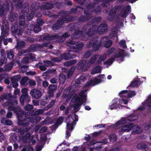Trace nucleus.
<instances>
[{"label":"nucleus","instance_id":"f257e3e1","mask_svg":"<svg viewBox=\"0 0 151 151\" xmlns=\"http://www.w3.org/2000/svg\"><path fill=\"white\" fill-rule=\"evenodd\" d=\"M136 94L134 91L126 90L121 91L119 95L120 97V99L115 98L112 101V104L109 106V109L111 110H113L117 108L122 109L124 106L122 105L123 104H127L128 103L127 98H132Z\"/></svg>","mask_w":151,"mask_h":151},{"label":"nucleus","instance_id":"f03ea898","mask_svg":"<svg viewBox=\"0 0 151 151\" xmlns=\"http://www.w3.org/2000/svg\"><path fill=\"white\" fill-rule=\"evenodd\" d=\"M137 119V116L134 115V114H132L127 117L121 119L118 121L114 125H112L113 128L115 129H117L120 128L122 127L119 132L121 133V132H129L132 130V129L133 124L132 123H129L127 124L124 126H123V125L127 122V121L132 122L134 121Z\"/></svg>","mask_w":151,"mask_h":151},{"label":"nucleus","instance_id":"7ed1b4c3","mask_svg":"<svg viewBox=\"0 0 151 151\" xmlns=\"http://www.w3.org/2000/svg\"><path fill=\"white\" fill-rule=\"evenodd\" d=\"M107 26L106 24H101L100 26L96 27L95 26H92V27L89 30L87 34H84V32H76L74 35H73V38H77L80 37L82 35L83 36H90L98 32L99 34H102L104 33L107 30Z\"/></svg>","mask_w":151,"mask_h":151},{"label":"nucleus","instance_id":"20e7f679","mask_svg":"<svg viewBox=\"0 0 151 151\" xmlns=\"http://www.w3.org/2000/svg\"><path fill=\"white\" fill-rule=\"evenodd\" d=\"M106 55L104 54L102 56L93 55L91 58L89 62L86 61H80L77 64V68L78 69H81L83 71H85L88 69V67L91 64L94 63L96 58H99L98 62L100 63L102 61H104L106 58Z\"/></svg>","mask_w":151,"mask_h":151},{"label":"nucleus","instance_id":"39448f33","mask_svg":"<svg viewBox=\"0 0 151 151\" xmlns=\"http://www.w3.org/2000/svg\"><path fill=\"white\" fill-rule=\"evenodd\" d=\"M86 91V90H82L79 95H75L72 99L71 104L73 106L75 111H78L82 104L86 100L85 92Z\"/></svg>","mask_w":151,"mask_h":151},{"label":"nucleus","instance_id":"423d86ee","mask_svg":"<svg viewBox=\"0 0 151 151\" xmlns=\"http://www.w3.org/2000/svg\"><path fill=\"white\" fill-rule=\"evenodd\" d=\"M78 116L73 114L71 116H69L66 119V137L67 138L70 136V133L69 131H71L73 129L74 126L76 124V122L78 121Z\"/></svg>","mask_w":151,"mask_h":151},{"label":"nucleus","instance_id":"0eeeda50","mask_svg":"<svg viewBox=\"0 0 151 151\" xmlns=\"http://www.w3.org/2000/svg\"><path fill=\"white\" fill-rule=\"evenodd\" d=\"M109 37H103L101 38L100 42H98L97 41V38L96 37L94 40H92L90 44L93 46L94 50L96 51L97 50L104 42H105L104 46L106 48L109 47L111 45L112 42L109 39Z\"/></svg>","mask_w":151,"mask_h":151},{"label":"nucleus","instance_id":"6e6552de","mask_svg":"<svg viewBox=\"0 0 151 151\" xmlns=\"http://www.w3.org/2000/svg\"><path fill=\"white\" fill-rule=\"evenodd\" d=\"M105 79V76L103 75L99 76L97 78H93L87 82L85 86H94L98 84L102 81H104Z\"/></svg>","mask_w":151,"mask_h":151},{"label":"nucleus","instance_id":"1a4fd4ad","mask_svg":"<svg viewBox=\"0 0 151 151\" xmlns=\"http://www.w3.org/2000/svg\"><path fill=\"white\" fill-rule=\"evenodd\" d=\"M67 45L76 52H79L83 46V44L82 42H75L73 41H70L68 43Z\"/></svg>","mask_w":151,"mask_h":151},{"label":"nucleus","instance_id":"9d476101","mask_svg":"<svg viewBox=\"0 0 151 151\" xmlns=\"http://www.w3.org/2000/svg\"><path fill=\"white\" fill-rule=\"evenodd\" d=\"M131 11V7L127 5L121 11V13L117 17V19L119 20H122L124 18L126 17Z\"/></svg>","mask_w":151,"mask_h":151},{"label":"nucleus","instance_id":"9b49d317","mask_svg":"<svg viewBox=\"0 0 151 151\" xmlns=\"http://www.w3.org/2000/svg\"><path fill=\"white\" fill-rule=\"evenodd\" d=\"M40 120V118L38 116H31L29 118H27L24 121V122L22 124L23 126H27L29 125V122H38Z\"/></svg>","mask_w":151,"mask_h":151},{"label":"nucleus","instance_id":"f8f14e48","mask_svg":"<svg viewBox=\"0 0 151 151\" xmlns=\"http://www.w3.org/2000/svg\"><path fill=\"white\" fill-rule=\"evenodd\" d=\"M22 93L25 94L22 96L20 98L21 104L23 105L24 102H29L30 101V99L28 95L27 94V90L26 88H22Z\"/></svg>","mask_w":151,"mask_h":151},{"label":"nucleus","instance_id":"ddd939ff","mask_svg":"<svg viewBox=\"0 0 151 151\" xmlns=\"http://www.w3.org/2000/svg\"><path fill=\"white\" fill-rule=\"evenodd\" d=\"M147 106L151 107V95L149 96L147 99L142 102L141 106L139 107L138 110L142 111Z\"/></svg>","mask_w":151,"mask_h":151},{"label":"nucleus","instance_id":"4468645a","mask_svg":"<svg viewBox=\"0 0 151 151\" xmlns=\"http://www.w3.org/2000/svg\"><path fill=\"white\" fill-rule=\"evenodd\" d=\"M70 21L68 19L65 17H63L62 18L60 19L59 21L58 22V23L52 26V28L53 30L58 29V27H62L61 26L63 23H64Z\"/></svg>","mask_w":151,"mask_h":151},{"label":"nucleus","instance_id":"2eb2a0df","mask_svg":"<svg viewBox=\"0 0 151 151\" xmlns=\"http://www.w3.org/2000/svg\"><path fill=\"white\" fill-rule=\"evenodd\" d=\"M70 87L66 89L63 94V98L65 99L67 101H68L71 98L73 93H70Z\"/></svg>","mask_w":151,"mask_h":151},{"label":"nucleus","instance_id":"dca6fc26","mask_svg":"<svg viewBox=\"0 0 151 151\" xmlns=\"http://www.w3.org/2000/svg\"><path fill=\"white\" fill-rule=\"evenodd\" d=\"M30 95L34 98L36 99H39L42 96L41 92L38 90L34 89L30 92Z\"/></svg>","mask_w":151,"mask_h":151},{"label":"nucleus","instance_id":"f3484780","mask_svg":"<svg viewBox=\"0 0 151 151\" xmlns=\"http://www.w3.org/2000/svg\"><path fill=\"white\" fill-rule=\"evenodd\" d=\"M70 145V144L66 142L65 141H64L63 143L61 144L60 145L57 147L56 150V151H70L69 149L65 150L64 148H63V145H66L67 146H68Z\"/></svg>","mask_w":151,"mask_h":151},{"label":"nucleus","instance_id":"a211bd4d","mask_svg":"<svg viewBox=\"0 0 151 151\" xmlns=\"http://www.w3.org/2000/svg\"><path fill=\"white\" fill-rule=\"evenodd\" d=\"M117 9L118 7L117 6H115L114 8H113L112 9L107 17V19L108 20L111 21L113 19Z\"/></svg>","mask_w":151,"mask_h":151},{"label":"nucleus","instance_id":"6ab92c4d","mask_svg":"<svg viewBox=\"0 0 151 151\" xmlns=\"http://www.w3.org/2000/svg\"><path fill=\"white\" fill-rule=\"evenodd\" d=\"M37 25L35 26L34 31L35 33H37L41 30L40 26H42L43 23V21L41 19H39L37 20Z\"/></svg>","mask_w":151,"mask_h":151},{"label":"nucleus","instance_id":"aec40b11","mask_svg":"<svg viewBox=\"0 0 151 151\" xmlns=\"http://www.w3.org/2000/svg\"><path fill=\"white\" fill-rule=\"evenodd\" d=\"M19 80V76L18 75L14 76L11 78L12 83L14 88H16L18 86V82Z\"/></svg>","mask_w":151,"mask_h":151},{"label":"nucleus","instance_id":"412c9836","mask_svg":"<svg viewBox=\"0 0 151 151\" xmlns=\"http://www.w3.org/2000/svg\"><path fill=\"white\" fill-rule=\"evenodd\" d=\"M32 13L29 14L27 17V19L28 20H30L34 16V14L35 13L34 12L37 10L38 9V5L35 6H32Z\"/></svg>","mask_w":151,"mask_h":151},{"label":"nucleus","instance_id":"4be33fe9","mask_svg":"<svg viewBox=\"0 0 151 151\" xmlns=\"http://www.w3.org/2000/svg\"><path fill=\"white\" fill-rule=\"evenodd\" d=\"M57 88V86L55 85H50L48 87L49 90L47 93L50 96H53V92L56 90Z\"/></svg>","mask_w":151,"mask_h":151},{"label":"nucleus","instance_id":"5701e85b","mask_svg":"<svg viewBox=\"0 0 151 151\" xmlns=\"http://www.w3.org/2000/svg\"><path fill=\"white\" fill-rule=\"evenodd\" d=\"M93 7V4H90L88 5L87 7V9L84 11V13L86 14V17L87 18L91 17V13H90V12L91 10V8Z\"/></svg>","mask_w":151,"mask_h":151},{"label":"nucleus","instance_id":"b1692460","mask_svg":"<svg viewBox=\"0 0 151 151\" xmlns=\"http://www.w3.org/2000/svg\"><path fill=\"white\" fill-rule=\"evenodd\" d=\"M132 130H133V131L132 132L133 134L140 133L142 131V129L139 127L134 125L133 126Z\"/></svg>","mask_w":151,"mask_h":151},{"label":"nucleus","instance_id":"393cba45","mask_svg":"<svg viewBox=\"0 0 151 151\" xmlns=\"http://www.w3.org/2000/svg\"><path fill=\"white\" fill-rule=\"evenodd\" d=\"M63 117L60 116L59 117L56 122L55 125L52 126V129H55L57 128L58 126L63 122Z\"/></svg>","mask_w":151,"mask_h":151},{"label":"nucleus","instance_id":"a878e982","mask_svg":"<svg viewBox=\"0 0 151 151\" xmlns=\"http://www.w3.org/2000/svg\"><path fill=\"white\" fill-rule=\"evenodd\" d=\"M74 55H73L69 53H65L61 56V57L65 60H67L69 58H73L75 57Z\"/></svg>","mask_w":151,"mask_h":151},{"label":"nucleus","instance_id":"bb28decb","mask_svg":"<svg viewBox=\"0 0 151 151\" xmlns=\"http://www.w3.org/2000/svg\"><path fill=\"white\" fill-rule=\"evenodd\" d=\"M141 84L140 81L139 79L137 80H134L130 84L131 86L133 87H137L139 86Z\"/></svg>","mask_w":151,"mask_h":151},{"label":"nucleus","instance_id":"cd10ccee","mask_svg":"<svg viewBox=\"0 0 151 151\" xmlns=\"http://www.w3.org/2000/svg\"><path fill=\"white\" fill-rule=\"evenodd\" d=\"M101 71V68L100 67L97 66L94 68L91 71V74H94L100 73Z\"/></svg>","mask_w":151,"mask_h":151},{"label":"nucleus","instance_id":"c85d7f7f","mask_svg":"<svg viewBox=\"0 0 151 151\" xmlns=\"http://www.w3.org/2000/svg\"><path fill=\"white\" fill-rule=\"evenodd\" d=\"M86 80L85 77L83 76H81L76 81V83L75 84V86H78V84H80L82 82Z\"/></svg>","mask_w":151,"mask_h":151},{"label":"nucleus","instance_id":"c756f323","mask_svg":"<svg viewBox=\"0 0 151 151\" xmlns=\"http://www.w3.org/2000/svg\"><path fill=\"white\" fill-rule=\"evenodd\" d=\"M12 31L14 33H15V36L16 37L19 36V32L18 30L16 27L14 25H12L11 28Z\"/></svg>","mask_w":151,"mask_h":151},{"label":"nucleus","instance_id":"7c9ffc66","mask_svg":"<svg viewBox=\"0 0 151 151\" xmlns=\"http://www.w3.org/2000/svg\"><path fill=\"white\" fill-rule=\"evenodd\" d=\"M8 109L9 110H13L16 113L17 116V118L18 119H19V115L18 114V108H17L15 107H14V106H9L8 107Z\"/></svg>","mask_w":151,"mask_h":151},{"label":"nucleus","instance_id":"2f4dec72","mask_svg":"<svg viewBox=\"0 0 151 151\" xmlns=\"http://www.w3.org/2000/svg\"><path fill=\"white\" fill-rule=\"evenodd\" d=\"M76 61L75 60H73L65 62L64 63V65L66 66H68L76 63Z\"/></svg>","mask_w":151,"mask_h":151},{"label":"nucleus","instance_id":"473e14b6","mask_svg":"<svg viewBox=\"0 0 151 151\" xmlns=\"http://www.w3.org/2000/svg\"><path fill=\"white\" fill-rule=\"evenodd\" d=\"M124 55V50H120L118 52L117 54L115 56V58H117L123 57Z\"/></svg>","mask_w":151,"mask_h":151},{"label":"nucleus","instance_id":"72a5a7b5","mask_svg":"<svg viewBox=\"0 0 151 151\" xmlns=\"http://www.w3.org/2000/svg\"><path fill=\"white\" fill-rule=\"evenodd\" d=\"M59 37V36L57 35H55L53 36H50L47 35L46 36L45 38L46 40H54L58 38Z\"/></svg>","mask_w":151,"mask_h":151},{"label":"nucleus","instance_id":"f704fd0d","mask_svg":"<svg viewBox=\"0 0 151 151\" xmlns=\"http://www.w3.org/2000/svg\"><path fill=\"white\" fill-rule=\"evenodd\" d=\"M117 32V29H113L111 31L110 35V37L111 38H112L113 37H116Z\"/></svg>","mask_w":151,"mask_h":151},{"label":"nucleus","instance_id":"c9c22d12","mask_svg":"<svg viewBox=\"0 0 151 151\" xmlns=\"http://www.w3.org/2000/svg\"><path fill=\"white\" fill-rule=\"evenodd\" d=\"M4 118H2L1 121V122L8 125H10L12 124V122L9 119L6 120L4 122Z\"/></svg>","mask_w":151,"mask_h":151},{"label":"nucleus","instance_id":"e433bc0d","mask_svg":"<svg viewBox=\"0 0 151 151\" xmlns=\"http://www.w3.org/2000/svg\"><path fill=\"white\" fill-rule=\"evenodd\" d=\"M59 80L60 83H63L65 81V77L64 75L61 74L59 78Z\"/></svg>","mask_w":151,"mask_h":151},{"label":"nucleus","instance_id":"4c0bfd02","mask_svg":"<svg viewBox=\"0 0 151 151\" xmlns=\"http://www.w3.org/2000/svg\"><path fill=\"white\" fill-rule=\"evenodd\" d=\"M114 59L111 58L109 60L104 62V64L107 66H109L111 65L113 61L114 60Z\"/></svg>","mask_w":151,"mask_h":151},{"label":"nucleus","instance_id":"58836bf2","mask_svg":"<svg viewBox=\"0 0 151 151\" xmlns=\"http://www.w3.org/2000/svg\"><path fill=\"white\" fill-rule=\"evenodd\" d=\"M25 14H24V15H23L21 18L19 17V25L21 26L25 24V17L24 15Z\"/></svg>","mask_w":151,"mask_h":151},{"label":"nucleus","instance_id":"ea45409f","mask_svg":"<svg viewBox=\"0 0 151 151\" xmlns=\"http://www.w3.org/2000/svg\"><path fill=\"white\" fill-rule=\"evenodd\" d=\"M55 103V100H52L51 101V102H50L49 104L47 106V107H45L44 108V110H47L48 109L52 107L54 105Z\"/></svg>","mask_w":151,"mask_h":151},{"label":"nucleus","instance_id":"a19ab883","mask_svg":"<svg viewBox=\"0 0 151 151\" xmlns=\"http://www.w3.org/2000/svg\"><path fill=\"white\" fill-rule=\"evenodd\" d=\"M14 53L13 52L10 51L8 52L7 54V56L8 58L11 60L14 57Z\"/></svg>","mask_w":151,"mask_h":151},{"label":"nucleus","instance_id":"79ce46f5","mask_svg":"<svg viewBox=\"0 0 151 151\" xmlns=\"http://www.w3.org/2000/svg\"><path fill=\"white\" fill-rule=\"evenodd\" d=\"M74 69L75 67H72L69 70L68 74V77H70L72 75Z\"/></svg>","mask_w":151,"mask_h":151},{"label":"nucleus","instance_id":"37998d69","mask_svg":"<svg viewBox=\"0 0 151 151\" xmlns=\"http://www.w3.org/2000/svg\"><path fill=\"white\" fill-rule=\"evenodd\" d=\"M109 139L111 141L113 142L116 140V137L114 134H111L110 135Z\"/></svg>","mask_w":151,"mask_h":151},{"label":"nucleus","instance_id":"c03bdc74","mask_svg":"<svg viewBox=\"0 0 151 151\" xmlns=\"http://www.w3.org/2000/svg\"><path fill=\"white\" fill-rule=\"evenodd\" d=\"M27 81L28 78L27 77H24L22 79L20 83L22 85H26L27 83Z\"/></svg>","mask_w":151,"mask_h":151},{"label":"nucleus","instance_id":"a18cd8bd","mask_svg":"<svg viewBox=\"0 0 151 151\" xmlns=\"http://www.w3.org/2000/svg\"><path fill=\"white\" fill-rule=\"evenodd\" d=\"M44 65L46 67L51 66L53 65V63L50 61L45 60L44 61Z\"/></svg>","mask_w":151,"mask_h":151},{"label":"nucleus","instance_id":"49530a36","mask_svg":"<svg viewBox=\"0 0 151 151\" xmlns=\"http://www.w3.org/2000/svg\"><path fill=\"white\" fill-rule=\"evenodd\" d=\"M120 46L123 48H125L127 47L126 42L124 40H121L119 43Z\"/></svg>","mask_w":151,"mask_h":151},{"label":"nucleus","instance_id":"de8ad7c7","mask_svg":"<svg viewBox=\"0 0 151 151\" xmlns=\"http://www.w3.org/2000/svg\"><path fill=\"white\" fill-rule=\"evenodd\" d=\"M12 67V63H10L7 65L5 67V70L6 71H9Z\"/></svg>","mask_w":151,"mask_h":151},{"label":"nucleus","instance_id":"09e8293b","mask_svg":"<svg viewBox=\"0 0 151 151\" xmlns=\"http://www.w3.org/2000/svg\"><path fill=\"white\" fill-rule=\"evenodd\" d=\"M22 151H33V149L32 147L29 146L23 148Z\"/></svg>","mask_w":151,"mask_h":151},{"label":"nucleus","instance_id":"8fccbe9b","mask_svg":"<svg viewBox=\"0 0 151 151\" xmlns=\"http://www.w3.org/2000/svg\"><path fill=\"white\" fill-rule=\"evenodd\" d=\"M93 52L92 51H88L86 52L85 53L84 57L85 58H87L89 57L92 54Z\"/></svg>","mask_w":151,"mask_h":151},{"label":"nucleus","instance_id":"3c124183","mask_svg":"<svg viewBox=\"0 0 151 151\" xmlns=\"http://www.w3.org/2000/svg\"><path fill=\"white\" fill-rule=\"evenodd\" d=\"M33 106L30 104H27L24 107V109L27 111H30L33 108Z\"/></svg>","mask_w":151,"mask_h":151},{"label":"nucleus","instance_id":"603ef678","mask_svg":"<svg viewBox=\"0 0 151 151\" xmlns=\"http://www.w3.org/2000/svg\"><path fill=\"white\" fill-rule=\"evenodd\" d=\"M44 111H45L44 109L43 110L39 109L35 111V114L37 115H40L44 112Z\"/></svg>","mask_w":151,"mask_h":151},{"label":"nucleus","instance_id":"864d4df0","mask_svg":"<svg viewBox=\"0 0 151 151\" xmlns=\"http://www.w3.org/2000/svg\"><path fill=\"white\" fill-rule=\"evenodd\" d=\"M11 138L13 141L16 142L17 140V136L15 134H12L11 136Z\"/></svg>","mask_w":151,"mask_h":151},{"label":"nucleus","instance_id":"5fc2aeb1","mask_svg":"<svg viewBox=\"0 0 151 151\" xmlns=\"http://www.w3.org/2000/svg\"><path fill=\"white\" fill-rule=\"evenodd\" d=\"M138 148L139 149H146V146L145 145H142L141 144H139L137 146Z\"/></svg>","mask_w":151,"mask_h":151},{"label":"nucleus","instance_id":"6e6d98bb","mask_svg":"<svg viewBox=\"0 0 151 151\" xmlns=\"http://www.w3.org/2000/svg\"><path fill=\"white\" fill-rule=\"evenodd\" d=\"M11 97L10 94H6L2 95V98L3 99H7Z\"/></svg>","mask_w":151,"mask_h":151},{"label":"nucleus","instance_id":"4d7b16f0","mask_svg":"<svg viewBox=\"0 0 151 151\" xmlns=\"http://www.w3.org/2000/svg\"><path fill=\"white\" fill-rule=\"evenodd\" d=\"M7 59L4 57H2L0 60V62L2 64L6 62Z\"/></svg>","mask_w":151,"mask_h":151},{"label":"nucleus","instance_id":"13d9d810","mask_svg":"<svg viewBox=\"0 0 151 151\" xmlns=\"http://www.w3.org/2000/svg\"><path fill=\"white\" fill-rule=\"evenodd\" d=\"M19 147L18 144L15 143L14 144V151H17Z\"/></svg>","mask_w":151,"mask_h":151},{"label":"nucleus","instance_id":"bf43d9fd","mask_svg":"<svg viewBox=\"0 0 151 151\" xmlns=\"http://www.w3.org/2000/svg\"><path fill=\"white\" fill-rule=\"evenodd\" d=\"M96 14H99L101 12V9L100 7H98L96 9H95L94 10Z\"/></svg>","mask_w":151,"mask_h":151},{"label":"nucleus","instance_id":"052dcab7","mask_svg":"<svg viewBox=\"0 0 151 151\" xmlns=\"http://www.w3.org/2000/svg\"><path fill=\"white\" fill-rule=\"evenodd\" d=\"M47 129L46 127H44L42 128L40 130L39 132L40 133H42L45 132Z\"/></svg>","mask_w":151,"mask_h":151},{"label":"nucleus","instance_id":"680f3d73","mask_svg":"<svg viewBox=\"0 0 151 151\" xmlns=\"http://www.w3.org/2000/svg\"><path fill=\"white\" fill-rule=\"evenodd\" d=\"M30 136V135L29 134L27 133L25 136L23 138V139L24 141H26V140L27 139L29 138Z\"/></svg>","mask_w":151,"mask_h":151},{"label":"nucleus","instance_id":"e2e57ef3","mask_svg":"<svg viewBox=\"0 0 151 151\" xmlns=\"http://www.w3.org/2000/svg\"><path fill=\"white\" fill-rule=\"evenodd\" d=\"M29 82V84L31 86H34L36 84L35 81L33 80H30Z\"/></svg>","mask_w":151,"mask_h":151},{"label":"nucleus","instance_id":"0e129e2a","mask_svg":"<svg viewBox=\"0 0 151 151\" xmlns=\"http://www.w3.org/2000/svg\"><path fill=\"white\" fill-rule=\"evenodd\" d=\"M98 145L99 146V147H96V150H99V148H101V146L103 145V143H101V142H98Z\"/></svg>","mask_w":151,"mask_h":151},{"label":"nucleus","instance_id":"69168bd1","mask_svg":"<svg viewBox=\"0 0 151 151\" xmlns=\"http://www.w3.org/2000/svg\"><path fill=\"white\" fill-rule=\"evenodd\" d=\"M35 71H29L27 73L28 75H34L35 74Z\"/></svg>","mask_w":151,"mask_h":151},{"label":"nucleus","instance_id":"338daca9","mask_svg":"<svg viewBox=\"0 0 151 151\" xmlns=\"http://www.w3.org/2000/svg\"><path fill=\"white\" fill-rule=\"evenodd\" d=\"M70 35V34L68 33H65L63 35L62 37L64 38H66L69 37Z\"/></svg>","mask_w":151,"mask_h":151},{"label":"nucleus","instance_id":"774afa93","mask_svg":"<svg viewBox=\"0 0 151 151\" xmlns=\"http://www.w3.org/2000/svg\"><path fill=\"white\" fill-rule=\"evenodd\" d=\"M57 80L55 78H53L50 80V81L52 83H54L56 82Z\"/></svg>","mask_w":151,"mask_h":151}]
</instances>
